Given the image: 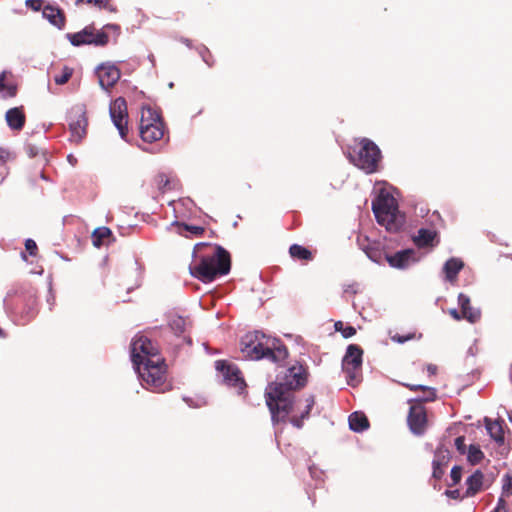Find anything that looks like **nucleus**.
Masks as SVG:
<instances>
[{
  "label": "nucleus",
  "instance_id": "obj_40",
  "mask_svg": "<svg viewBox=\"0 0 512 512\" xmlns=\"http://www.w3.org/2000/svg\"><path fill=\"white\" fill-rule=\"evenodd\" d=\"M25 152L30 158H34L39 155L40 148L33 144H26Z\"/></svg>",
  "mask_w": 512,
  "mask_h": 512
},
{
  "label": "nucleus",
  "instance_id": "obj_1",
  "mask_svg": "<svg viewBox=\"0 0 512 512\" xmlns=\"http://www.w3.org/2000/svg\"><path fill=\"white\" fill-rule=\"evenodd\" d=\"M308 369L302 363L289 367L283 378L277 377L265 389L266 404L274 423L285 422L293 411L294 392L307 384Z\"/></svg>",
  "mask_w": 512,
  "mask_h": 512
},
{
  "label": "nucleus",
  "instance_id": "obj_35",
  "mask_svg": "<svg viewBox=\"0 0 512 512\" xmlns=\"http://www.w3.org/2000/svg\"><path fill=\"white\" fill-rule=\"evenodd\" d=\"M462 477V467L461 466H454L451 469L450 478L452 480V483L449 484V486H454L458 484L461 481Z\"/></svg>",
  "mask_w": 512,
  "mask_h": 512
},
{
  "label": "nucleus",
  "instance_id": "obj_45",
  "mask_svg": "<svg viewBox=\"0 0 512 512\" xmlns=\"http://www.w3.org/2000/svg\"><path fill=\"white\" fill-rule=\"evenodd\" d=\"M504 491L512 496V476H506V481L503 485Z\"/></svg>",
  "mask_w": 512,
  "mask_h": 512
},
{
  "label": "nucleus",
  "instance_id": "obj_10",
  "mask_svg": "<svg viewBox=\"0 0 512 512\" xmlns=\"http://www.w3.org/2000/svg\"><path fill=\"white\" fill-rule=\"evenodd\" d=\"M381 159L379 147L370 139L363 138L360 141L358 158L357 161L354 160V165L370 174L378 171Z\"/></svg>",
  "mask_w": 512,
  "mask_h": 512
},
{
  "label": "nucleus",
  "instance_id": "obj_37",
  "mask_svg": "<svg viewBox=\"0 0 512 512\" xmlns=\"http://www.w3.org/2000/svg\"><path fill=\"white\" fill-rule=\"evenodd\" d=\"M25 249L31 256H36L38 252V247L36 242L33 239H27L25 241Z\"/></svg>",
  "mask_w": 512,
  "mask_h": 512
},
{
  "label": "nucleus",
  "instance_id": "obj_33",
  "mask_svg": "<svg viewBox=\"0 0 512 512\" xmlns=\"http://www.w3.org/2000/svg\"><path fill=\"white\" fill-rule=\"evenodd\" d=\"M73 71H74L73 68L64 66L61 70V73L58 75H55V77H54L55 83L58 85L66 84L72 77Z\"/></svg>",
  "mask_w": 512,
  "mask_h": 512
},
{
  "label": "nucleus",
  "instance_id": "obj_50",
  "mask_svg": "<svg viewBox=\"0 0 512 512\" xmlns=\"http://www.w3.org/2000/svg\"><path fill=\"white\" fill-rule=\"evenodd\" d=\"M364 251H365L366 255H367L369 258H371V259L375 260L376 254L378 253L376 250H373V249H364Z\"/></svg>",
  "mask_w": 512,
  "mask_h": 512
},
{
  "label": "nucleus",
  "instance_id": "obj_21",
  "mask_svg": "<svg viewBox=\"0 0 512 512\" xmlns=\"http://www.w3.org/2000/svg\"><path fill=\"white\" fill-rule=\"evenodd\" d=\"M169 326L177 336H180L184 335L191 327V321L179 315H172L169 319Z\"/></svg>",
  "mask_w": 512,
  "mask_h": 512
},
{
  "label": "nucleus",
  "instance_id": "obj_22",
  "mask_svg": "<svg viewBox=\"0 0 512 512\" xmlns=\"http://www.w3.org/2000/svg\"><path fill=\"white\" fill-rule=\"evenodd\" d=\"M485 425L491 438L494 439L497 443L503 444L505 436L501 422L498 420L492 421L486 418Z\"/></svg>",
  "mask_w": 512,
  "mask_h": 512
},
{
  "label": "nucleus",
  "instance_id": "obj_53",
  "mask_svg": "<svg viewBox=\"0 0 512 512\" xmlns=\"http://www.w3.org/2000/svg\"><path fill=\"white\" fill-rule=\"evenodd\" d=\"M68 161H69L72 165H74V164L77 162L76 158H75L73 155H68Z\"/></svg>",
  "mask_w": 512,
  "mask_h": 512
},
{
  "label": "nucleus",
  "instance_id": "obj_4",
  "mask_svg": "<svg viewBox=\"0 0 512 512\" xmlns=\"http://www.w3.org/2000/svg\"><path fill=\"white\" fill-rule=\"evenodd\" d=\"M372 210L377 222L389 232H398L405 224V215L399 210L397 200L385 189L373 199Z\"/></svg>",
  "mask_w": 512,
  "mask_h": 512
},
{
  "label": "nucleus",
  "instance_id": "obj_8",
  "mask_svg": "<svg viewBox=\"0 0 512 512\" xmlns=\"http://www.w3.org/2000/svg\"><path fill=\"white\" fill-rule=\"evenodd\" d=\"M140 137L148 143L156 142L164 136V123L152 108H143L140 119Z\"/></svg>",
  "mask_w": 512,
  "mask_h": 512
},
{
  "label": "nucleus",
  "instance_id": "obj_20",
  "mask_svg": "<svg viewBox=\"0 0 512 512\" xmlns=\"http://www.w3.org/2000/svg\"><path fill=\"white\" fill-rule=\"evenodd\" d=\"M413 255V250L407 249L399 251L392 256H389L387 259L392 267L405 268L409 265Z\"/></svg>",
  "mask_w": 512,
  "mask_h": 512
},
{
  "label": "nucleus",
  "instance_id": "obj_44",
  "mask_svg": "<svg viewBox=\"0 0 512 512\" xmlns=\"http://www.w3.org/2000/svg\"><path fill=\"white\" fill-rule=\"evenodd\" d=\"M202 58L208 66H210V67L213 66V64H214L213 57H212L211 53L206 48L204 49V52L202 53Z\"/></svg>",
  "mask_w": 512,
  "mask_h": 512
},
{
  "label": "nucleus",
  "instance_id": "obj_49",
  "mask_svg": "<svg viewBox=\"0 0 512 512\" xmlns=\"http://www.w3.org/2000/svg\"><path fill=\"white\" fill-rule=\"evenodd\" d=\"M446 495L453 499H458L460 497V492L459 490H447Z\"/></svg>",
  "mask_w": 512,
  "mask_h": 512
},
{
  "label": "nucleus",
  "instance_id": "obj_58",
  "mask_svg": "<svg viewBox=\"0 0 512 512\" xmlns=\"http://www.w3.org/2000/svg\"><path fill=\"white\" fill-rule=\"evenodd\" d=\"M347 157L350 160V162H352V154L350 152L347 153Z\"/></svg>",
  "mask_w": 512,
  "mask_h": 512
},
{
  "label": "nucleus",
  "instance_id": "obj_54",
  "mask_svg": "<svg viewBox=\"0 0 512 512\" xmlns=\"http://www.w3.org/2000/svg\"><path fill=\"white\" fill-rule=\"evenodd\" d=\"M5 151L0 149V162H4L5 160Z\"/></svg>",
  "mask_w": 512,
  "mask_h": 512
},
{
  "label": "nucleus",
  "instance_id": "obj_41",
  "mask_svg": "<svg viewBox=\"0 0 512 512\" xmlns=\"http://www.w3.org/2000/svg\"><path fill=\"white\" fill-rule=\"evenodd\" d=\"M25 3L33 11H40L43 6V0H26Z\"/></svg>",
  "mask_w": 512,
  "mask_h": 512
},
{
  "label": "nucleus",
  "instance_id": "obj_30",
  "mask_svg": "<svg viewBox=\"0 0 512 512\" xmlns=\"http://www.w3.org/2000/svg\"><path fill=\"white\" fill-rule=\"evenodd\" d=\"M370 428V422L362 411H354V432L360 433Z\"/></svg>",
  "mask_w": 512,
  "mask_h": 512
},
{
  "label": "nucleus",
  "instance_id": "obj_29",
  "mask_svg": "<svg viewBox=\"0 0 512 512\" xmlns=\"http://www.w3.org/2000/svg\"><path fill=\"white\" fill-rule=\"evenodd\" d=\"M342 370L345 373L347 383L350 385L352 382V344L346 348V353L342 360Z\"/></svg>",
  "mask_w": 512,
  "mask_h": 512
},
{
  "label": "nucleus",
  "instance_id": "obj_17",
  "mask_svg": "<svg viewBox=\"0 0 512 512\" xmlns=\"http://www.w3.org/2000/svg\"><path fill=\"white\" fill-rule=\"evenodd\" d=\"M42 14L43 17L56 28L63 29L65 27L66 16L64 11L58 6L48 4L43 7Z\"/></svg>",
  "mask_w": 512,
  "mask_h": 512
},
{
  "label": "nucleus",
  "instance_id": "obj_31",
  "mask_svg": "<svg viewBox=\"0 0 512 512\" xmlns=\"http://www.w3.org/2000/svg\"><path fill=\"white\" fill-rule=\"evenodd\" d=\"M451 459L450 451L442 447L437 448L435 451L433 463L437 466L446 468Z\"/></svg>",
  "mask_w": 512,
  "mask_h": 512
},
{
  "label": "nucleus",
  "instance_id": "obj_34",
  "mask_svg": "<svg viewBox=\"0 0 512 512\" xmlns=\"http://www.w3.org/2000/svg\"><path fill=\"white\" fill-rule=\"evenodd\" d=\"M484 457L483 452L478 446L470 445L468 450V461L472 464H478Z\"/></svg>",
  "mask_w": 512,
  "mask_h": 512
},
{
  "label": "nucleus",
  "instance_id": "obj_36",
  "mask_svg": "<svg viewBox=\"0 0 512 512\" xmlns=\"http://www.w3.org/2000/svg\"><path fill=\"white\" fill-rule=\"evenodd\" d=\"M335 330L340 331L344 338H349L352 336V326L344 327L341 321H338L334 324Z\"/></svg>",
  "mask_w": 512,
  "mask_h": 512
},
{
  "label": "nucleus",
  "instance_id": "obj_57",
  "mask_svg": "<svg viewBox=\"0 0 512 512\" xmlns=\"http://www.w3.org/2000/svg\"><path fill=\"white\" fill-rule=\"evenodd\" d=\"M411 337H406V338H398L397 341L400 342V343H403L404 341H406L407 339H410Z\"/></svg>",
  "mask_w": 512,
  "mask_h": 512
},
{
  "label": "nucleus",
  "instance_id": "obj_14",
  "mask_svg": "<svg viewBox=\"0 0 512 512\" xmlns=\"http://www.w3.org/2000/svg\"><path fill=\"white\" fill-rule=\"evenodd\" d=\"M97 76L100 86L108 90L118 82L121 77V72L115 65L101 64L97 67Z\"/></svg>",
  "mask_w": 512,
  "mask_h": 512
},
{
  "label": "nucleus",
  "instance_id": "obj_25",
  "mask_svg": "<svg viewBox=\"0 0 512 512\" xmlns=\"http://www.w3.org/2000/svg\"><path fill=\"white\" fill-rule=\"evenodd\" d=\"M436 237V231L422 228L418 231V235L414 238V241L418 247L423 248L433 245V241Z\"/></svg>",
  "mask_w": 512,
  "mask_h": 512
},
{
  "label": "nucleus",
  "instance_id": "obj_26",
  "mask_svg": "<svg viewBox=\"0 0 512 512\" xmlns=\"http://www.w3.org/2000/svg\"><path fill=\"white\" fill-rule=\"evenodd\" d=\"M289 254L292 258L297 260L311 261L313 259L312 252L299 244L291 245Z\"/></svg>",
  "mask_w": 512,
  "mask_h": 512
},
{
  "label": "nucleus",
  "instance_id": "obj_28",
  "mask_svg": "<svg viewBox=\"0 0 512 512\" xmlns=\"http://www.w3.org/2000/svg\"><path fill=\"white\" fill-rule=\"evenodd\" d=\"M112 236V232L108 227L96 228L92 233V243L95 247H100L105 243V240Z\"/></svg>",
  "mask_w": 512,
  "mask_h": 512
},
{
  "label": "nucleus",
  "instance_id": "obj_27",
  "mask_svg": "<svg viewBox=\"0 0 512 512\" xmlns=\"http://www.w3.org/2000/svg\"><path fill=\"white\" fill-rule=\"evenodd\" d=\"M305 402V410L301 413V415L299 417L293 416L290 418V422L297 428H301L303 426V420L309 416V413L315 404L314 396H309L306 398Z\"/></svg>",
  "mask_w": 512,
  "mask_h": 512
},
{
  "label": "nucleus",
  "instance_id": "obj_7",
  "mask_svg": "<svg viewBox=\"0 0 512 512\" xmlns=\"http://www.w3.org/2000/svg\"><path fill=\"white\" fill-rule=\"evenodd\" d=\"M119 29V26L116 24H107L102 30H96L93 25H88L79 32L68 33L67 38L73 46L88 44L103 47L109 42V36L106 30L118 32Z\"/></svg>",
  "mask_w": 512,
  "mask_h": 512
},
{
  "label": "nucleus",
  "instance_id": "obj_55",
  "mask_svg": "<svg viewBox=\"0 0 512 512\" xmlns=\"http://www.w3.org/2000/svg\"><path fill=\"white\" fill-rule=\"evenodd\" d=\"M347 422H348V425H349V428L352 429V414H350L347 418Z\"/></svg>",
  "mask_w": 512,
  "mask_h": 512
},
{
  "label": "nucleus",
  "instance_id": "obj_46",
  "mask_svg": "<svg viewBox=\"0 0 512 512\" xmlns=\"http://www.w3.org/2000/svg\"><path fill=\"white\" fill-rule=\"evenodd\" d=\"M491 512H507L505 501L503 499H499L497 506Z\"/></svg>",
  "mask_w": 512,
  "mask_h": 512
},
{
  "label": "nucleus",
  "instance_id": "obj_15",
  "mask_svg": "<svg viewBox=\"0 0 512 512\" xmlns=\"http://www.w3.org/2000/svg\"><path fill=\"white\" fill-rule=\"evenodd\" d=\"M88 121L85 113L79 114L75 120H72L69 124L70 127V140L76 144H79L87 134Z\"/></svg>",
  "mask_w": 512,
  "mask_h": 512
},
{
  "label": "nucleus",
  "instance_id": "obj_3",
  "mask_svg": "<svg viewBox=\"0 0 512 512\" xmlns=\"http://www.w3.org/2000/svg\"><path fill=\"white\" fill-rule=\"evenodd\" d=\"M241 351L250 359L266 358L275 363L284 362L289 353L277 339H271L258 331L246 334L241 341Z\"/></svg>",
  "mask_w": 512,
  "mask_h": 512
},
{
  "label": "nucleus",
  "instance_id": "obj_42",
  "mask_svg": "<svg viewBox=\"0 0 512 512\" xmlns=\"http://www.w3.org/2000/svg\"><path fill=\"white\" fill-rule=\"evenodd\" d=\"M445 469H446V468H444V467L437 466V465L433 464L432 477H433L436 481L441 480V478H442V477H443V475L445 474Z\"/></svg>",
  "mask_w": 512,
  "mask_h": 512
},
{
  "label": "nucleus",
  "instance_id": "obj_2",
  "mask_svg": "<svg viewBox=\"0 0 512 512\" xmlns=\"http://www.w3.org/2000/svg\"><path fill=\"white\" fill-rule=\"evenodd\" d=\"M193 253L195 263L189 267L190 274L204 283L228 274L231 269V256L220 245L201 242L194 246Z\"/></svg>",
  "mask_w": 512,
  "mask_h": 512
},
{
  "label": "nucleus",
  "instance_id": "obj_12",
  "mask_svg": "<svg viewBox=\"0 0 512 512\" xmlns=\"http://www.w3.org/2000/svg\"><path fill=\"white\" fill-rule=\"evenodd\" d=\"M215 368L221 373L226 385L235 388L239 393L244 391L246 383L237 365L226 360H217Z\"/></svg>",
  "mask_w": 512,
  "mask_h": 512
},
{
  "label": "nucleus",
  "instance_id": "obj_47",
  "mask_svg": "<svg viewBox=\"0 0 512 512\" xmlns=\"http://www.w3.org/2000/svg\"><path fill=\"white\" fill-rule=\"evenodd\" d=\"M449 315H450L453 319H455V320H457V321H459V320H461V319H464V317H463V313H462V312H461V313H460V312H458L456 309H450V310H449Z\"/></svg>",
  "mask_w": 512,
  "mask_h": 512
},
{
  "label": "nucleus",
  "instance_id": "obj_52",
  "mask_svg": "<svg viewBox=\"0 0 512 512\" xmlns=\"http://www.w3.org/2000/svg\"><path fill=\"white\" fill-rule=\"evenodd\" d=\"M181 42L184 43L188 47L192 46V41L188 38H181Z\"/></svg>",
  "mask_w": 512,
  "mask_h": 512
},
{
  "label": "nucleus",
  "instance_id": "obj_43",
  "mask_svg": "<svg viewBox=\"0 0 512 512\" xmlns=\"http://www.w3.org/2000/svg\"><path fill=\"white\" fill-rule=\"evenodd\" d=\"M455 446L460 454H464L466 450L465 437L459 436L455 439Z\"/></svg>",
  "mask_w": 512,
  "mask_h": 512
},
{
  "label": "nucleus",
  "instance_id": "obj_19",
  "mask_svg": "<svg viewBox=\"0 0 512 512\" xmlns=\"http://www.w3.org/2000/svg\"><path fill=\"white\" fill-rule=\"evenodd\" d=\"M18 91L17 83L11 72L3 71L0 74V92H4V97H15Z\"/></svg>",
  "mask_w": 512,
  "mask_h": 512
},
{
  "label": "nucleus",
  "instance_id": "obj_11",
  "mask_svg": "<svg viewBox=\"0 0 512 512\" xmlns=\"http://www.w3.org/2000/svg\"><path fill=\"white\" fill-rule=\"evenodd\" d=\"M159 347L144 335L135 337L131 344V359L134 366L141 365L147 359L159 357Z\"/></svg>",
  "mask_w": 512,
  "mask_h": 512
},
{
  "label": "nucleus",
  "instance_id": "obj_16",
  "mask_svg": "<svg viewBox=\"0 0 512 512\" xmlns=\"http://www.w3.org/2000/svg\"><path fill=\"white\" fill-rule=\"evenodd\" d=\"M5 120L10 129L21 131L26 123L24 107H14L6 111Z\"/></svg>",
  "mask_w": 512,
  "mask_h": 512
},
{
  "label": "nucleus",
  "instance_id": "obj_5",
  "mask_svg": "<svg viewBox=\"0 0 512 512\" xmlns=\"http://www.w3.org/2000/svg\"><path fill=\"white\" fill-rule=\"evenodd\" d=\"M411 391H422L423 396L417 400L416 404L411 405L408 415V424L414 434L421 435L427 426L426 409L422 402L434 401L436 399V390L423 385L406 384Z\"/></svg>",
  "mask_w": 512,
  "mask_h": 512
},
{
  "label": "nucleus",
  "instance_id": "obj_9",
  "mask_svg": "<svg viewBox=\"0 0 512 512\" xmlns=\"http://www.w3.org/2000/svg\"><path fill=\"white\" fill-rule=\"evenodd\" d=\"M3 302L6 310L13 312H20L21 305L24 304L29 308L27 311L29 314L36 304V296L31 287L16 284L9 289Z\"/></svg>",
  "mask_w": 512,
  "mask_h": 512
},
{
  "label": "nucleus",
  "instance_id": "obj_39",
  "mask_svg": "<svg viewBox=\"0 0 512 512\" xmlns=\"http://www.w3.org/2000/svg\"><path fill=\"white\" fill-rule=\"evenodd\" d=\"M110 0H76V4L87 3L94 4L99 8H106Z\"/></svg>",
  "mask_w": 512,
  "mask_h": 512
},
{
  "label": "nucleus",
  "instance_id": "obj_6",
  "mask_svg": "<svg viewBox=\"0 0 512 512\" xmlns=\"http://www.w3.org/2000/svg\"><path fill=\"white\" fill-rule=\"evenodd\" d=\"M141 379L157 392L167 389L166 371L167 365L163 358L147 359L141 365L135 366Z\"/></svg>",
  "mask_w": 512,
  "mask_h": 512
},
{
  "label": "nucleus",
  "instance_id": "obj_23",
  "mask_svg": "<svg viewBox=\"0 0 512 512\" xmlns=\"http://www.w3.org/2000/svg\"><path fill=\"white\" fill-rule=\"evenodd\" d=\"M463 267V261L458 258H450L449 260H447L443 268L446 275V279L448 281L455 280L458 273L462 270Z\"/></svg>",
  "mask_w": 512,
  "mask_h": 512
},
{
  "label": "nucleus",
  "instance_id": "obj_32",
  "mask_svg": "<svg viewBox=\"0 0 512 512\" xmlns=\"http://www.w3.org/2000/svg\"><path fill=\"white\" fill-rule=\"evenodd\" d=\"M179 233L182 234V230H185L187 232H190L194 236H201L205 232V228L202 226H196V225H189L186 223H176Z\"/></svg>",
  "mask_w": 512,
  "mask_h": 512
},
{
  "label": "nucleus",
  "instance_id": "obj_13",
  "mask_svg": "<svg viewBox=\"0 0 512 512\" xmlns=\"http://www.w3.org/2000/svg\"><path fill=\"white\" fill-rule=\"evenodd\" d=\"M110 116L122 139L128 134V111L125 98L118 97L110 104Z\"/></svg>",
  "mask_w": 512,
  "mask_h": 512
},
{
  "label": "nucleus",
  "instance_id": "obj_18",
  "mask_svg": "<svg viewBox=\"0 0 512 512\" xmlns=\"http://www.w3.org/2000/svg\"><path fill=\"white\" fill-rule=\"evenodd\" d=\"M458 303L461 307L464 319L471 323L477 322L481 317V312L478 309H474L470 304V298L460 293L458 296Z\"/></svg>",
  "mask_w": 512,
  "mask_h": 512
},
{
  "label": "nucleus",
  "instance_id": "obj_56",
  "mask_svg": "<svg viewBox=\"0 0 512 512\" xmlns=\"http://www.w3.org/2000/svg\"><path fill=\"white\" fill-rule=\"evenodd\" d=\"M184 340L187 342L188 345L192 344V339L190 338V336L184 335Z\"/></svg>",
  "mask_w": 512,
  "mask_h": 512
},
{
  "label": "nucleus",
  "instance_id": "obj_59",
  "mask_svg": "<svg viewBox=\"0 0 512 512\" xmlns=\"http://www.w3.org/2000/svg\"><path fill=\"white\" fill-rule=\"evenodd\" d=\"M509 421L512 423V411L508 413Z\"/></svg>",
  "mask_w": 512,
  "mask_h": 512
},
{
  "label": "nucleus",
  "instance_id": "obj_51",
  "mask_svg": "<svg viewBox=\"0 0 512 512\" xmlns=\"http://www.w3.org/2000/svg\"><path fill=\"white\" fill-rule=\"evenodd\" d=\"M427 371H428V373H429L430 375H435V374H436V372H437V366H436V365H434V364H429V365L427 366Z\"/></svg>",
  "mask_w": 512,
  "mask_h": 512
},
{
  "label": "nucleus",
  "instance_id": "obj_38",
  "mask_svg": "<svg viewBox=\"0 0 512 512\" xmlns=\"http://www.w3.org/2000/svg\"><path fill=\"white\" fill-rule=\"evenodd\" d=\"M362 355L363 350L359 346L354 345V370L361 365Z\"/></svg>",
  "mask_w": 512,
  "mask_h": 512
},
{
  "label": "nucleus",
  "instance_id": "obj_48",
  "mask_svg": "<svg viewBox=\"0 0 512 512\" xmlns=\"http://www.w3.org/2000/svg\"><path fill=\"white\" fill-rule=\"evenodd\" d=\"M158 184L160 187L165 188L169 184V180L164 174L158 176Z\"/></svg>",
  "mask_w": 512,
  "mask_h": 512
},
{
  "label": "nucleus",
  "instance_id": "obj_24",
  "mask_svg": "<svg viewBox=\"0 0 512 512\" xmlns=\"http://www.w3.org/2000/svg\"><path fill=\"white\" fill-rule=\"evenodd\" d=\"M483 473L480 470H476L468 479L466 480L467 491L466 494L468 496L475 495L482 488L483 483Z\"/></svg>",
  "mask_w": 512,
  "mask_h": 512
}]
</instances>
